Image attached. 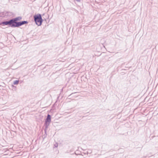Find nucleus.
Masks as SVG:
<instances>
[{"mask_svg":"<svg viewBox=\"0 0 158 158\" xmlns=\"http://www.w3.org/2000/svg\"><path fill=\"white\" fill-rule=\"evenodd\" d=\"M33 18L34 21L36 25L40 26L42 25L43 20L40 14H38L34 15Z\"/></svg>","mask_w":158,"mask_h":158,"instance_id":"obj_1","label":"nucleus"},{"mask_svg":"<svg viewBox=\"0 0 158 158\" xmlns=\"http://www.w3.org/2000/svg\"><path fill=\"white\" fill-rule=\"evenodd\" d=\"M51 116L49 114H48L46 118L45 119L44 126L46 128H48V127L51 123Z\"/></svg>","mask_w":158,"mask_h":158,"instance_id":"obj_2","label":"nucleus"},{"mask_svg":"<svg viewBox=\"0 0 158 158\" xmlns=\"http://www.w3.org/2000/svg\"><path fill=\"white\" fill-rule=\"evenodd\" d=\"M11 27H19V22H17L13 18L11 19Z\"/></svg>","mask_w":158,"mask_h":158,"instance_id":"obj_3","label":"nucleus"},{"mask_svg":"<svg viewBox=\"0 0 158 158\" xmlns=\"http://www.w3.org/2000/svg\"><path fill=\"white\" fill-rule=\"evenodd\" d=\"M11 19L8 20L2 21L0 23V24L2 26L7 25L9 27H11Z\"/></svg>","mask_w":158,"mask_h":158,"instance_id":"obj_4","label":"nucleus"},{"mask_svg":"<svg viewBox=\"0 0 158 158\" xmlns=\"http://www.w3.org/2000/svg\"><path fill=\"white\" fill-rule=\"evenodd\" d=\"M28 22L27 21H22L19 22V27L23 25L27 24Z\"/></svg>","mask_w":158,"mask_h":158,"instance_id":"obj_5","label":"nucleus"},{"mask_svg":"<svg viewBox=\"0 0 158 158\" xmlns=\"http://www.w3.org/2000/svg\"><path fill=\"white\" fill-rule=\"evenodd\" d=\"M47 129H48V128H46L45 127L44 129L45 134L42 136V137L43 140H44V139H45L47 137Z\"/></svg>","mask_w":158,"mask_h":158,"instance_id":"obj_6","label":"nucleus"},{"mask_svg":"<svg viewBox=\"0 0 158 158\" xmlns=\"http://www.w3.org/2000/svg\"><path fill=\"white\" fill-rule=\"evenodd\" d=\"M2 17H5L7 16V11H4L3 12H1Z\"/></svg>","mask_w":158,"mask_h":158,"instance_id":"obj_7","label":"nucleus"},{"mask_svg":"<svg viewBox=\"0 0 158 158\" xmlns=\"http://www.w3.org/2000/svg\"><path fill=\"white\" fill-rule=\"evenodd\" d=\"M16 21L18 22L20 21L22 19V17L21 16H19L16 18H13Z\"/></svg>","mask_w":158,"mask_h":158,"instance_id":"obj_8","label":"nucleus"},{"mask_svg":"<svg viewBox=\"0 0 158 158\" xmlns=\"http://www.w3.org/2000/svg\"><path fill=\"white\" fill-rule=\"evenodd\" d=\"M13 15V13L11 12L7 11V16L10 17Z\"/></svg>","mask_w":158,"mask_h":158,"instance_id":"obj_9","label":"nucleus"},{"mask_svg":"<svg viewBox=\"0 0 158 158\" xmlns=\"http://www.w3.org/2000/svg\"><path fill=\"white\" fill-rule=\"evenodd\" d=\"M19 80H16L14 81L13 84L15 85H17L19 83Z\"/></svg>","mask_w":158,"mask_h":158,"instance_id":"obj_10","label":"nucleus"},{"mask_svg":"<svg viewBox=\"0 0 158 158\" xmlns=\"http://www.w3.org/2000/svg\"><path fill=\"white\" fill-rule=\"evenodd\" d=\"M92 152V151L91 150H88V151L86 153H85V154H88V153L90 154Z\"/></svg>","mask_w":158,"mask_h":158,"instance_id":"obj_11","label":"nucleus"},{"mask_svg":"<svg viewBox=\"0 0 158 158\" xmlns=\"http://www.w3.org/2000/svg\"><path fill=\"white\" fill-rule=\"evenodd\" d=\"M54 146H55V147L57 148L58 146V144L57 143H56L55 144H54Z\"/></svg>","mask_w":158,"mask_h":158,"instance_id":"obj_12","label":"nucleus"},{"mask_svg":"<svg viewBox=\"0 0 158 158\" xmlns=\"http://www.w3.org/2000/svg\"><path fill=\"white\" fill-rule=\"evenodd\" d=\"M75 1H77V2H81V0H74Z\"/></svg>","mask_w":158,"mask_h":158,"instance_id":"obj_13","label":"nucleus"},{"mask_svg":"<svg viewBox=\"0 0 158 158\" xmlns=\"http://www.w3.org/2000/svg\"><path fill=\"white\" fill-rule=\"evenodd\" d=\"M1 14V12L0 13V17H2V16H1L2 14Z\"/></svg>","mask_w":158,"mask_h":158,"instance_id":"obj_14","label":"nucleus"},{"mask_svg":"<svg viewBox=\"0 0 158 158\" xmlns=\"http://www.w3.org/2000/svg\"><path fill=\"white\" fill-rule=\"evenodd\" d=\"M124 64H125L124 63L122 64V66H123V65H124Z\"/></svg>","mask_w":158,"mask_h":158,"instance_id":"obj_15","label":"nucleus"}]
</instances>
